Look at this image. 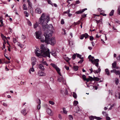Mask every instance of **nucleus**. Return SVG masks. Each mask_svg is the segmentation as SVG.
<instances>
[{
  "instance_id": "nucleus-11",
  "label": "nucleus",
  "mask_w": 120,
  "mask_h": 120,
  "mask_svg": "<svg viewBox=\"0 0 120 120\" xmlns=\"http://www.w3.org/2000/svg\"><path fill=\"white\" fill-rule=\"evenodd\" d=\"M38 74L40 76H45V74L41 71H39L38 73Z\"/></svg>"
},
{
  "instance_id": "nucleus-26",
  "label": "nucleus",
  "mask_w": 120,
  "mask_h": 120,
  "mask_svg": "<svg viewBox=\"0 0 120 120\" xmlns=\"http://www.w3.org/2000/svg\"><path fill=\"white\" fill-rule=\"evenodd\" d=\"M78 103V102L77 101H75L73 102V105L75 106H76Z\"/></svg>"
},
{
  "instance_id": "nucleus-32",
  "label": "nucleus",
  "mask_w": 120,
  "mask_h": 120,
  "mask_svg": "<svg viewBox=\"0 0 120 120\" xmlns=\"http://www.w3.org/2000/svg\"><path fill=\"white\" fill-rule=\"evenodd\" d=\"M70 11V9H68V10L67 11H64V13H63L64 14H65V13H66L67 14H69V12Z\"/></svg>"
},
{
  "instance_id": "nucleus-50",
  "label": "nucleus",
  "mask_w": 120,
  "mask_h": 120,
  "mask_svg": "<svg viewBox=\"0 0 120 120\" xmlns=\"http://www.w3.org/2000/svg\"><path fill=\"white\" fill-rule=\"evenodd\" d=\"M116 59L117 60L120 61V55H118Z\"/></svg>"
},
{
  "instance_id": "nucleus-33",
  "label": "nucleus",
  "mask_w": 120,
  "mask_h": 120,
  "mask_svg": "<svg viewBox=\"0 0 120 120\" xmlns=\"http://www.w3.org/2000/svg\"><path fill=\"white\" fill-rule=\"evenodd\" d=\"M80 23V21H78L77 22H74V26H75L78 24H79Z\"/></svg>"
},
{
  "instance_id": "nucleus-48",
  "label": "nucleus",
  "mask_w": 120,
  "mask_h": 120,
  "mask_svg": "<svg viewBox=\"0 0 120 120\" xmlns=\"http://www.w3.org/2000/svg\"><path fill=\"white\" fill-rule=\"evenodd\" d=\"M49 103L50 104L52 105H53L54 104V103L53 102L51 101H49Z\"/></svg>"
},
{
  "instance_id": "nucleus-56",
  "label": "nucleus",
  "mask_w": 120,
  "mask_h": 120,
  "mask_svg": "<svg viewBox=\"0 0 120 120\" xmlns=\"http://www.w3.org/2000/svg\"><path fill=\"white\" fill-rule=\"evenodd\" d=\"M19 46H20L21 48H23L24 45L21 44H19Z\"/></svg>"
},
{
  "instance_id": "nucleus-38",
  "label": "nucleus",
  "mask_w": 120,
  "mask_h": 120,
  "mask_svg": "<svg viewBox=\"0 0 120 120\" xmlns=\"http://www.w3.org/2000/svg\"><path fill=\"white\" fill-rule=\"evenodd\" d=\"M94 117H95V116H90L89 117L90 119L91 120H93L95 119Z\"/></svg>"
},
{
  "instance_id": "nucleus-5",
  "label": "nucleus",
  "mask_w": 120,
  "mask_h": 120,
  "mask_svg": "<svg viewBox=\"0 0 120 120\" xmlns=\"http://www.w3.org/2000/svg\"><path fill=\"white\" fill-rule=\"evenodd\" d=\"M57 81L59 82H62L64 84H65L66 83L65 80L63 78L61 74V76L59 75L58 76Z\"/></svg>"
},
{
  "instance_id": "nucleus-20",
  "label": "nucleus",
  "mask_w": 120,
  "mask_h": 120,
  "mask_svg": "<svg viewBox=\"0 0 120 120\" xmlns=\"http://www.w3.org/2000/svg\"><path fill=\"white\" fill-rule=\"evenodd\" d=\"M39 25V24L37 22H36V23L34 24V29L36 28Z\"/></svg>"
},
{
  "instance_id": "nucleus-61",
  "label": "nucleus",
  "mask_w": 120,
  "mask_h": 120,
  "mask_svg": "<svg viewBox=\"0 0 120 120\" xmlns=\"http://www.w3.org/2000/svg\"><path fill=\"white\" fill-rule=\"evenodd\" d=\"M100 14L102 15L103 16H106V14H104L103 12L100 13Z\"/></svg>"
},
{
  "instance_id": "nucleus-55",
  "label": "nucleus",
  "mask_w": 120,
  "mask_h": 120,
  "mask_svg": "<svg viewBox=\"0 0 120 120\" xmlns=\"http://www.w3.org/2000/svg\"><path fill=\"white\" fill-rule=\"evenodd\" d=\"M93 72L95 74L97 73L98 72V70H94Z\"/></svg>"
},
{
  "instance_id": "nucleus-15",
  "label": "nucleus",
  "mask_w": 120,
  "mask_h": 120,
  "mask_svg": "<svg viewBox=\"0 0 120 120\" xmlns=\"http://www.w3.org/2000/svg\"><path fill=\"white\" fill-rule=\"evenodd\" d=\"M41 64H42V65H45L46 66H48V64L45 61H44V60L43 59L41 61Z\"/></svg>"
},
{
  "instance_id": "nucleus-3",
  "label": "nucleus",
  "mask_w": 120,
  "mask_h": 120,
  "mask_svg": "<svg viewBox=\"0 0 120 120\" xmlns=\"http://www.w3.org/2000/svg\"><path fill=\"white\" fill-rule=\"evenodd\" d=\"M50 32V33L47 32L44 34L45 38L46 43L47 44H49L52 45H54L56 43V41L54 38L53 37L51 38L52 36V34Z\"/></svg>"
},
{
  "instance_id": "nucleus-18",
  "label": "nucleus",
  "mask_w": 120,
  "mask_h": 120,
  "mask_svg": "<svg viewBox=\"0 0 120 120\" xmlns=\"http://www.w3.org/2000/svg\"><path fill=\"white\" fill-rule=\"evenodd\" d=\"M116 62H114V63L112 64V68H116Z\"/></svg>"
},
{
  "instance_id": "nucleus-4",
  "label": "nucleus",
  "mask_w": 120,
  "mask_h": 120,
  "mask_svg": "<svg viewBox=\"0 0 120 120\" xmlns=\"http://www.w3.org/2000/svg\"><path fill=\"white\" fill-rule=\"evenodd\" d=\"M88 58L89 59V61L91 62L93 64H95V62L99 61L98 59H94V57L90 55L89 56Z\"/></svg>"
},
{
  "instance_id": "nucleus-24",
  "label": "nucleus",
  "mask_w": 120,
  "mask_h": 120,
  "mask_svg": "<svg viewBox=\"0 0 120 120\" xmlns=\"http://www.w3.org/2000/svg\"><path fill=\"white\" fill-rule=\"evenodd\" d=\"M102 114L104 115L105 116H108V115L107 113L103 111Z\"/></svg>"
},
{
  "instance_id": "nucleus-64",
  "label": "nucleus",
  "mask_w": 120,
  "mask_h": 120,
  "mask_svg": "<svg viewBox=\"0 0 120 120\" xmlns=\"http://www.w3.org/2000/svg\"><path fill=\"white\" fill-rule=\"evenodd\" d=\"M65 67L67 70H68L69 69V67H67L66 66H65Z\"/></svg>"
},
{
  "instance_id": "nucleus-43",
  "label": "nucleus",
  "mask_w": 120,
  "mask_h": 120,
  "mask_svg": "<svg viewBox=\"0 0 120 120\" xmlns=\"http://www.w3.org/2000/svg\"><path fill=\"white\" fill-rule=\"evenodd\" d=\"M98 9V11H99L100 12H101V13L102 12H104V11L103 10H102L101 9V8H99Z\"/></svg>"
},
{
  "instance_id": "nucleus-37",
  "label": "nucleus",
  "mask_w": 120,
  "mask_h": 120,
  "mask_svg": "<svg viewBox=\"0 0 120 120\" xmlns=\"http://www.w3.org/2000/svg\"><path fill=\"white\" fill-rule=\"evenodd\" d=\"M64 94L65 95H67L68 94V92L67 90L65 88L64 90Z\"/></svg>"
},
{
  "instance_id": "nucleus-60",
  "label": "nucleus",
  "mask_w": 120,
  "mask_h": 120,
  "mask_svg": "<svg viewBox=\"0 0 120 120\" xmlns=\"http://www.w3.org/2000/svg\"><path fill=\"white\" fill-rule=\"evenodd\" d=\"M5 44H4V43H3V48H2V49H5Z\"/></svg>"
},
{
  "instance_id": "nucleus-9",
  "label": "nucleus",
  "mask_w": 120,
  "mask_h": 120,
  "mask_svg": "<svg viewBox=\"0 0 120 120\" xmlns=\"http://www.w3.org/2000/svg\"><path fill=\"white\" fill-rule=\"evenodd\" d=\"M88 36V35L87 33H85V34H82L80 37V39H82L84 37L85 39L87 38Z\"/></svg>"
},
{
  "instance_id": "nucleus-19",
  "label": "nucleus",
  "mask_w": 120,
  "mask_h": 120,
  "mask_svg": "<svg viewBox=\"0 0 120 120\" xmlns=\"http://www.w3.org/2000/svg\"><path fill=\"white\" fill-rule=\"evenodd\" d=\"M39 39H40V41H41V42H45L46 43V42L45 41V40L44 39V38L43 39L42 38H41V37L40 38H39Z\"/></svg>"
},
{
  "instance_id": "nucleus-31",
  "label": "nucleus",
  "mask_w": 120,
  "mask_h": 120,
  "mask_svg": "<svg viewBox=\"0 0 120 120\" xmlns=\"http://www.w3.org/2000/svg\"><path fill=\"white\" fill-rule=\"evenodd\" d=\"M119 80L117 78L115 79V82L116 85H117L119 83Z\"/></svg>"
},
{
  "instance_id": "nucleus-13",
  "label": "nucleus",
  "mask_w": 120,
  "mask_h": 120,
  "mask_svg": "<svg viewBox=\"0 0 120 120\" xmlns=\"http://www.w3.org/2000/svg\"><path fill=\"white\" fill-rule=\"evenodd\" d=\"M51 54L53 56H54L55 58L56 57V52L54 51H52L50 52Z\"/></svg>"
},
{
  "instance_id": "nucleus-36",
  "label": "nucleus",
  "mask_w": 120,
  "mask_h": 120,
  "mask_svg": "<svg viewBox=\"0 0 120 120\" xmlns=\"http://www.w3.org/2000/svg\"><path fill=\"white\" fill-rule=\"evenodd\" d=\"M94 118L98 120H101V118L100 117H96V116L94 117Z\"/></svg>"
},
{
  "instance_id": "nucleus-10",
  "label": "nucleus",
  "mask_w": 120,
  "mask_h": 120,
  "mask_svg": "<svg viewBox=\"0 0 120 120\" xmlns=\"http://www.w3.org/2000/svg\"><path fill=\"white\" fill-rule=\"evenodd\" d=\"M21 113L24 116H25L27 113L26 108L21 110Z\"/></svg>"
},
{
  "instance_id": "nucleus-29",
  "label": "nucleus",
  "mask_w": 120,
  "mask_h": 120,
  "mask_svg": "<svg viewBox=\"0 0 120 120\" xmlns=\"http://www.w3.org/2000/svg\"><path fill=\"white\" fill-rule=\"evenodd\" d=\"M73 97L75 98H76L77 97V95L75 92L73 93Z\"/></svg>"
},
{
  "instance_id": "nucleus-21",
  "label": "nucleus",
  "mask_w": 120,
  "mask_h": 120,
  "mask_svg": "<svg viewBox=\"0 0 120 120\" xmlns=\"http://www.w3.org/2000/svg\"><path fill=\"white\" fill-rule=\"evenodd\" d=\"M47 113L49 115H51V111L49 109H48L47 110Z\"/></svg>"
},
{
  "instance_id": "nucleus-1",
  "label": "nucleus",
  "mask_w": 120,
  "mask_h": 120,
  "mask_svg": "<svg viewBox=\"0 0 120 120\" xmlns=\"http://www.w3.org/2000/svg\"><path fill=\"white\" fill-rule=\"evenodd\" d=\"M40 48L41 49V51L35 52L36 55L38 57L42 56L44 57L47 56L50 58V56L49 49L45 47L43 44H41V46Z\"/></svg>"
},
{
  "instance_id": "nucleus-25",
  "label": "nucleus",
  "mask_w": 120,
  "mask_h": 120,
  "mask_svg": "<svg viewBox=\"0 0 120 120\" xmlns=\"http://www.w3.org/2000/svg\"><path fill=\"white\" fill-rule=\"evenodd\" d=\"M51 65L53 68L55 69L57 67L56 65L54 64L51 63Z\"/></svg>"
},
{
  "instance_id": "nucleus-7",
  "label": "nucleus",
  "mask_w": 120,
  "mask_h": 120,
  "mask_svg": "<svg viewBox=\"0 0 120 120\" xmlns=\"http://www.w3.org/2000/svg\"><path fill=\"white\" fill-rule=\"evenodd\" d=\"M37 59L35 57H33L31 58L32 65L33 66L36 64Z\"/></svg>"
},
{
  "instance_id": "nucleus-62",
  "label": "nucleus",
  "mask_w": 120,
  "mask_h": 120,
  "mask_svg": "<svg viewBox=\"0 0 120 120\" xmlns=\"http://www.w3.org/2000/svg\"><path fill=\"white\" fill-rule=\"evenodd\" d=\"M116 70L115 69H113L112 70H111V72H115V71H116Z\"/></svg>"
},
{
  "instance_id": "nucleus-58",
  "label": "nucleus",
  "mask_w": 120,
  "mask_h": 120,
  "mask_svg": "<svg viewBox=\"0 0 120 120\" xmlns=\"http://www.w3.org/2000/svg\"><path fill=\"white\" fill-rule=\"evenodd\" d=\"M64 90H61V93L63 95L64 94Z\"/></svg>"
},
{
  "instance_id": "nucleus-27",
  "label": "nucleus",
  "mask_w": 120,
  "mask_h": 120,
  "mask_svg": "<svg viewBox=\"0 0 120 120\" xmlns=\"http://www.w3.org/2000/svg\"><path fill=\"white\" fill-rule=\"evenodd\" d=\"M100 80V79L97 77H94V80H95L96 81H99Z\"/></svg>"
},
{
  "instance_id": "nucleus-23",
  "label": "nucleus",
  "mask_w": 120,
  "mask_h": 120,
  "mask_svg": "<svg viewBox=\"0 0 120 120\" xmlns=\"http://www.w3.org/2000/svg\"><path fill=\"white\" fill-rule=\"evenodd\" d=\"M114 11L113 10H112L109 13V15L110 16H112L113 15Z\"/></svg>"
},
{
  "instance_id": "nucleus-6",
  "label": "nucleus",
  "mask_w": 120,
  "mask_h": 120,
  "mask_svg": "<svg viewBox=\"0 0 120 120\" xmlns=\"http://www.w3.org/2000/svg\"><path fill=\"white\" fill-rule=\"evenodd\" d=\"M41 31H38L35 32L36 36V38L38 39L41 37Z\"/></svg>"
},
{
  "instance_id": "nucleus-35",
  "label": "nucleus",
  "mask_w": 120,
  "mask_h": 120,
  "mask_svg": "<svg viewBox=\"0 0 120 120\" xmlns=\"http://www.w3.org/2000/svg\"><path fill=\"white\" fill-rule=\"evenodd\" d=\"M102 19H100L99 20H95L96 21L97 24H98V23L100 22H101Z\"/></svg>"
},
{
  "instance_id": "nucleus-17",
  "label": "nucleus",
  "mask_w": 120,
  "mask_h": 120,
  "mask_svg": "<svg viewBox=\"0 0 120 120\" xmlns=\"http://www.w3.org/2000/svg\"><path fill=\"white\" fill-rule=\"evenodd\" d=\"M106 74L108 75H110L109 72V70L108 69L106 68L105 69V70Z\"/></svg>"
},
{
  "instance_id": "nucleus-40",
  "label": "nucleus",
  "mask_w": 120,
  "mask_h": 120,
  "mask_svg": "<svg viewBox=\"0 0 120 120\" xmlns=\"http://www.w3.org/2000/svg\"><path fill=\"white\" fill-rule=\"evenodd\" d=\"M63 112L64 113L66 114L67 113V112L64 108H63Z\"/></svg>"
},
{
  "instance_id": "nucleus-57",
  "label": "nucleus",
  "mask_w": 120,
  "mask_h": 120,
  "mask_svg": "<svg viewBox=\"0 0 120 120\" xmlns=\"http://www.w3.org/2000/svg\"><path fill=\"white\" fill-rule=\"evenodd\" d=\"M87 14H83L82 15V18H84L86 17Z\"/></svg>"
},
{
  "instance_id": "nucleus-47",
  "label": "nucleus",
  "mask_w": 120,
  "mask_h": 120,
  "mask_svg": "<svg viewBox=\"0 0 120 120\" xmlns=\"http://www.w3.org/2000/svg\"><path fill=\"white\" fill-rule=\"evenodd\" d=\"M29 70L32 72H34V69L33 68V66H32V68H31Z\"/></svg>"
},
{
  "instance_id": "nucleus-63",
  "label": "nucleus",
  "mask_w": 120,
  "mask_h": 120,
  "mask_svg": "<svg viewBox=\"0 0 120 120\" xmlns=\"http://www.w3.org/2000/svg\"><path fill=\"white\" fill-rule=\"evenodd\" d=\"M115 22L116 23H117L119 24H120V22L118 20H115Z\"/></svg>"
},
{
  "instance_id": "nucleus-42",
  "label": "nucleus",
  "mask_w": 120,
  "mask_h": 120,
  "mask_svg": "<svg viewBox=\"0 0 120 120\" xmlns=\"http://www.w3.org/2000/svg\"><path fill=\"white\" fill-rule=\"evenodd\" d=\"M115 74L116 75H120V71H116H116L115 72Z\"/></svg>"
},
{
  "instance_id": "nucleus-30",
  "label": "nucleus",
  "mask_w": 120,
  "mask_h": 120,
  "mask_svg": "<svg viewBox=\"0 0 120 120\" xmlns=\"http://www.w3.org/2000/svg\"><path fill=\"white\" fill-rule=\"evenodd\" d=\"M78 67L77 66H75L74 67V70L75 71L77 70L78 69Z\"/></svg>"
},
{
  "instance_id": "nucleus-2",
  "label": "nucleus",
  "mask_w": 120,
  "mask_h": 120,
  "mask_svg": "<svg viewBox=\"0 0 120 120\" xmlns=\"http://www.w3.org/2000/svg\"><path fill=\"white\" fill-rule=\"evenodd\" d=\"M45 14L43 13L41 17L40 18L38 21L39 24L42 25L43 29H48V26L47 23L49 20V18L48 16L45 17Z\"/></svg>"
},
{
  "instance_id": "nucleus-16",
  "label": "nucleus",
  "mask_w": 120,
  "mask_h": 120,
  "mask_svg": "<svg viewBox=\"0 0 120 120\" xmlns=\"http://www.w3.org/2000/svg\"><path fill=\"white\" fill-rule=\"evenodd\" d=\"M55 69L59 75H60L61 76V73L60 72V69L59 68L57 67Z\"/></svg>"
},
{
  "instance_id": "nucleus-8",
  "label": "nucleus",
  "mask_w": 120,
  "mask_h": 120,
  "mask_svg": "<svg viewBox=\"0 0 120 120\" xmlns=\"http://www.w3.org/2000/svg\"><path fill=\"white\" fill-rule=\"evenodd\" d=\"M86 8L83 9H80L79 11L75 12V13L77 14H79L82 13L84 11H85L87 10Z\"/></svg>"
},
{
  "instance_id": "nucleus-14",
  "label": "nucleus",
  "mask_w": 120,
  "mask_h": 120,
  "mask_svg": "<svg viewBox=\"0 0 120 120\" xmlns=\"http://www.w3.org/2000/svg\"><path fill=\"white\" fill-rule=\"evenodd\" d=\"M35 12L37 13L40 14L41 13V11L40 8H37L35 10Z\"/></svg>"
},
{
  "instance_id": "nucleus-41",
  "label": "nucleus",
  "mask_w": 120,
  "mask_h": 120,
  "mask_svg": "<svg viewBox=\"0 0 120 120\" xmlns=\"http://www.w3.org/2000/svg\"><path fill=\"white\" fill-rule=\"evenodd\" d=\"M118 14H119V15H120V6H119L118 8Z\"/></svg>"
},
{
  "instance_id": "nucleus-59",
  "label": "nucleus",
  "mask_w": 120,
  "mask_h": 120,
  "mask_svg": "<svg viewBox=\"0 0 120 120\" xmlns=\"http://www.w3.org/2000/svg\"><path fill=\"white\" fill-rule=\"evenodd\" d=\"M13 41L15 43L17 42V41L16 39L14 38H13Z\"/></svg>"
},
{
  "instance_id": "nucleus-45",
  "label": "nucleus",
  "mask_w": 120,
  "mask_h": 120,
  "mask_svg": "<svg viewBox=\"0 0 120 120\" xmlns=\"http://www.w3.org/2000/svg\"><path fill=\"white\" fill-rule=\"evenodd\" d=\"M76 57V54H74V55H73L72 56V58L73 60L75 59Z\"/></svg>"
},
{
  "instance_id": "nucleus-12",
  "label": "nucleus",
  "mask_w": 120,
  "mask_h": 120,
  "mask_svg": "<svg viewBox=\"0 0 120 120\" xmlns=\"http://www.w3.org/2000/svg\"><path fill=\"white\" fill-rule=\"evenodd\" d=\"M38 68L42 71H44L45 70L44 66L42 64H40L39 65Z\"/></svg>"
},
{
  "instance_id": "nucleus-53",
  "label": "nucleus",
  "mask_w": 120,
  "mask_h": 120,
  "mask_svg": "<svg viewBox=\"0 0 120 120\" xmlns=\"http://www.w3.org/2000/svg\"><path fill=\"white\" fill-rule=\"evenodd\" d=\"M106 120H110L111 119L108 116H106Z\"/></svg>"
},
{
  "instance_id": "nucleus-51",
  "label": "nucleus",
  "mask_w": 120,
  "mask_h": 120,
  "mask_svg": "<svg viewBox=\"0 0 120 120\" xmlns=\"http://www.w3.org/2000/svg\"><path fill=\"white\" fill-rule=\"evenodd\" d=\"M82 59L81 60L79 61L78 63H82L83 61V60Z\"/></svg>"
},
{
  "instance_id": "nucleus-52",
  "label": "nucleus",
  "mask_w": 120,
  "mask_h": 120,
  "mask_svg": "<svg viewBox=\"0 0 120 120\" xmlns=\"http://www.w3.org/2000/svg\"><path fill=\"white\" fill-rule=\"evenodd\" d=\"M90 39L91 41H92L94 39L93 37L92 36H90Z\"/></svg>"
},
{
  "instance_id": "nucleus-34",
  "label": "nucleus",
  "mask_w": 120,
  "mask_h": 120,
  "mask_svg": "<svg viewBox=\"0 0 120 120\" xmlns=\"http://www.w3.org/2000/svg\"><path fill=\"white\" fill-rule=\"evenodd\" d=\"M82 78L85 81V80H86V76L84 75H82Z\"/></svg>"
},
{
  "instance_id": "nucleus-22",
  "label": "nucleus",
  "mask_w": 120,
  "mask_h": 120,
  "mask_svg": "<svg viewBox=\"0 0 120 120\" xmlns=\"http://www.w3.org/2000/svg\"><path fill=\"white\" fill-rule=\"evenodd\" d=\"M23 10H27V7L26 6V4H24L23 6Z\"/></svg>"
},
{
  "instance_id": "nucleus-46",
  "label": "nucleus",
  "mask_w": 120,
  "mask_h": 120,
  "mask_svg": "<svg viewBox=\"0 0 120 120\" xmlns=\"http://www.w3.org/2000/svg\"><path fill=\"white\" fill-rule=\"evenodd\" d=\"M98 62H95V66L97 67L98 68Z\"/></svg>"
},
{
  "instance_id": "nucleus-44",
  "label": "nucleus",
  "mask_w": 120,
  "mask_h": 120,
  "mask_svg": "<svg viewBox=\"0 0 120 120\" xmlns=\"http://www.w3.org/2000/svg\"><path fill=\"white\" fill-rule=\"evenodd\" d=\"M1 36L2 37V38L3 40L5 39H6V37L4 36L3 34H1Z\"/></svg>"
},
{
  "instance_id": "nucleus-28",
  "label": "nucleus",
  "mask_w": 120,
  "mask_h": 120,
  "mask_svg": "<svg viewBox=\"0 0 120 120\" xmlns=\"http://www.w3.org/2000/svg\"><path fill=\"white\" fill-rule=\"evenodd\" d=\"M76 54L77 55V57H79L80 59H82L83 58V57L82 58L81 56H82L81 55H80L79 54L76 53Z\"/></svg>"
},
{
  "instance_id": "nucleus-54",
  "label": "nucleus",
  "mask_w": 120,
  "mask_h": 120,
  "mask_svg": "<svg viewBox=\"0 0 120 120\" xmlns=\"http://www.w3.org/2000/svg\"><path fill=\"white\" fill-rule=\"evenodd\" d=\"M61 24H63L64 23V22L63 20L62 19H61Z\"/></svg>"
},
{
  "instance_id": "nucleus-39",
  "label": "nucleus",
  "mask_w": 120,
  "mask_h": 120,
  "mask_svg": "<svg viewBox=\"0 0 120 120\" xmlns=\"http://www.w3.org/2000/svg\"><path fill=\"white\" fill-rule=\"evenodd\" d=\"M69 119L70 120H72L73 119V117L71 115H69Z\"/></svg>"
},
{
  "instance_id": "nucleus-49",
  "label": "nucleus",
  "mask_w": 120,
  "mask_h": 120,
  "mask_svg": "<svg viewBox=\"0 0 120 120\" xmlns=\"http://www.w3.org/2000/svg\"><path fill=\"white\" fill-rule=\"evenodd\" d=\"M89 80L90 81H92L93 80L94 78H93L91 76H89Z\"/></svg>"
}]
</instances>
